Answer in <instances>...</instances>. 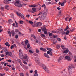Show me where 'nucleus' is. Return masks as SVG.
<instances>
[{
    "mask_svg": "<svg viewBox=\"0 0 76 76\" xmlns=\"http://www.w3.org/2000/svg\"><path fill=\"white\" fill-rule=\"evenodd\" d=\"M15 5L16 6L19 7H21L22 6V5L21 4V3L20 2V0H18L14 3Z\"/></svg>",
    "mask_w": 76,
    "mask_h": 76,
    "instance_id": "obj_1",
    "label": "nucleus"
},
{
    "mask_svg": "<svg viewBox=\"0 0 76 76\" xmlns=\"http://www.w3.org/2000/svg\"><path fill=\"white\" fill-rule=\"evenodd\" d=\"M42 51H45V52L46 51V49H45V48H43V50Z\"/></svg>",
    "mask_w": 76,
    "mask_h": 76,
    "instance_id": "obj_62",
    "label": "nucleus"
},
{
    "mask_svg": "<svg viewBox=\"0 0 76 76\" xmlns=\"http://www.w3.org/2000/svg\"><path fill=\"white\" fill-rule=\"evenodd\" d=\"M12 53H9L8 54V56H12Z\"/></svg>",
    "mask_w": 76,
    "mask_h": 76,
    "instance_id": "obj_52",
    "label": "nucleus"
},
{
    "mask_svg": "<svg viewBox=\"0 0 76 76\" xmlns=\"http://www.w3.org/2000/svg\"><path fill=\"white\" fill-rule=\"evenodd\" d=\"M44 33L45 34H48V33L47 32V31H45L44 32Z\"/></svg>",
    "mask_w": 76,
    "mask_h": 76,
    "instance_id": "obj_58",
    "label": "nucleus"
},
{
    "mask_svg": "<svg viewBox=\"0 0 76 76\" xmlns=\"http://www.w3.org/2000/svg\"><path fill=\"white\" fill-rule=\"evenodd\" d=\"M42 30L43 31H48V29H46V28H43L42 29Z\"/></svg>",
    "mask_w": 76,
    "mask_h": 76,
    "instance_id": "obj_24",
    "label": "nucleus"
},
{
    "mask_svg": "<svg viewBox=\"0 0 76 76\" xmlns=\"http://www.w3.org/2000/svg\"><path fill=\"white\" fill-rule=\"evenodd\" d=\"M42 37H43V38H44L45 37V35L44 34H41Z\"/></svg>",
    "mask_w": 76,
    "mask_h": 76,
    "instance_id": "obj_33",
    "label": "nucleus"
},
{
    "mask_svg": "<svg viewBox=\"0 0 76 76\" xmlns=\"http://www.w3.org/2000/svg\"><path fill=\"white\" fill-rule=\"evenodd\" d=\"M26 76H29V73H28V72H26Z\"/></svg>",
    "mask_w": 76,
    "mask_h": 76,
    "instance_id": "obj_45",
    "label": "nucleus"
},
{
    "mask_svg": "<svg viewBox=\"0 0 76 76\" xmlns=\"http://www.w3.org/2000/svg\"><path fill=\"white\" fill-rule=\"evenodd\" d=\"M24 60H26L25 61L27 62H29V58L27 55L24 56V57H23V58Z\"/></svg>",
    "mask_w": 76,
    "mask_h": 76,
    "instance_id": "obj_2",
    "label": "nucleus"
},
{
    "mask_svg": "<svg viewBox=\"0 0 76 76\" xmlns=\"http://www.w3.org/2000/svg\"><path fill=\"white\" fill-rule=\"evenodd\" d=\"M23 62L24 63V64H27V62H26V61H23Z\"/></svg>",
    "mask_w": 76,
    "mask_h": 76,
    "instance_id": "obj_42",
    "label": "nucleus"
},
{
    "mask_svg": "<svg viewBox=\"0 0 76 76\" xmlns=\"http://www.w3.org/2000/svg\"><path fill=\"white\" fill-rule=\"evenodd\" d=\"M26 16L27 18H29V16H30V15H26Z\"/></svg>",
    "mask_w": 76,
    "mask_h": 76,
    "instance_id": "obj_63",
    "label": "nucleus"
},
{
    "mask_svg": "<svg viewBox=\"0 0 76 76\" xmlns=\"http://www.w3.org/2000/svg\"><path fill=\"white\" fill-rule=\"evenodd\" d=\"M34 76H38V74H35L34 75Z\"/></svg>",
    "mask_w": 76,
    "mask_h": 76,
    "instance_id": "obj_64",
    "label": "nucleus"
},
{
    "mask_svg": "<svg viewBox=\"0 0 76 76\" xmlns=\"http://www.w3.org/2000/svg\"><path fill=\"white\" fill-rule=\"evenodd\" d=\"M36 53H39V50L38 49H36Z\"/></svg>",
    "mask_w": 76,
    "mask_h": 76,
    "instance_id": "obj_20",
    "label": "nucleus"
},
{
    "mask_svg": "<svg viewBox=\"0 0 76 76\" xmlns=\"http://www.w3.org/2000/svg\"><path fill=\"white\" fill-rule=\"evenodd\" d=\"M61 47H62V48H63V49H64L63 50H65V49H64V45H61Z\"/></svg>",
    "mask_w": 76,
    "mask_h": 76,
    "instance_id": "obj_35",
    "label": "nucleus"
},
{
    "mask_svg": "<svg viewBox=\"0 0 76 76\" xmlns=\"http://www.w3.org/2000/svg\"><path fill=\"white\" fill-rule=\"evenodd\" d=\"M50 51L49 50L48 51H47V54H50Z\"/></svg>",
    "mask_w": 76,
    "mask_h": 76,
    "instance_id": "obj_56",
    "label": "nucleus"
},
{
    "mask_svg": "<svg viewBox=\"0 0 76 76\" xmlns=\"http://www.w3.org/2000/svg\"><path fill=\"white\" fill-rule=\"evenodd\" d=\"M20 76H24V75H23V74L22 73H20Z\"/></svg>",
    "mask_w": 76,
    "mask_h": 76,
    "instance_id": "obj_53",
    "label": "nucleus"
},
{
    "mask_svg": "<svg viewBox=\"0 0 76 76\" xmlns=\"http://www.w3.org/2000/svg\"><path fill=\"white\" fill-rule=\"evenodd\" d=\"M57 43V40L56 39H54L53 41V44H56Z\"/></svg>",
    "mask_w": 76,
    "mask_h": 76,
    "instance_id": "obj_18",
    "label": "nucleus"
},
{
    "mask_svg": "<svg viewBox=\"0 0 76 76\" xmlns=\"http://www.w3.org/2000/svg\"><path fill=\"white\" fill-rule=\"evenodd\" d=\"M65 59H66L67 60H68V61H71V59L69 58V56H65Z\"/></svg>",
    "mask_w": 76,
    "mask_h": 76,
    "instance_id": "obj_11",
    "label": "nucleus"
},
{
    "mask_svg": "<svg viewBox=\"0 0 76 76\" xmlns=\"http://www.w3.org/2000/svg\"><path fill=\"white\" fill-rule=\"evenodd\" d=\"M20 24H22L23 23V22L22 21H20Z\"/></svg>",
    "mask_w": 76,
    "mask_h": 76,
    "instance_id": "obj_49",
    "label": "nucleus"
},
{
    "mask_svg": "<svg viewBox=\"0 0 76 76\" xmlns=\"http://www.w3.org/2000/svg\"><path fill=\"white\" fill-rule=\"evenodd\" d=\"M4 3H5V4H7L9 3V1H8L7 0H4Z\"/></svg>",
    "mask_w": 76,
    "mask_h": 76,
    "instance_id": "obj_17",
    "label": "nucleus"
},
{
    "mask_svg": "<svg viewBox=\"0 0 76 76\" xmlns=\"http://www.w3.org/2000/svg\"><path fill=\"white\" fill-rule=\"evenodd\" d=\"M69 33V30H68L67 31L65 32V34H66V35H69L68 34Z\"/></svg>",
    "mask_w": 76,
    "mask_h": 76,
    "instance_id": "obj_25",
    "label": "nucleus"
},
{
    "mask_svg": "<svg viewBox=\"0 0 76 76\" xmlns=\"http://www.w3.org/2000/svg\"><path fill=\"white\" fill-rule=\"evenodd\" d=\"M29 51L30 54H32V53H33V52H32V51L31 50H29Z\"/></svg>",
    "mask_w": 76,
    "mask_h": 76,
    "instance_id": "obj_39",
    "label": "nucleus"
},
{
    "mask_svg": "<svg viewBox=\"0 0 76 76\" xmlns=\"http://www.w3.org/2000/svg\"><path fill=\"white\" fill-rule=\"evenodd\" d=\"M32 10L33 11V12H35L36 10V9L35 8H32Z\"/></svg>",
    "mask_w": 76,
    "mask_h": 76,
    "instance_id": "obj_30",
    "label": "nucleus"
},
{
    "mask_svg": "<svg viewBox=\"0 0 76 76\" xmlns=\"http://www.w3.org/2000/svg\"><path fill=\"white\" fill-rule=\"evenodd\" d=\"M7 61H8V62H9V63H10V62L12 61L11 60V59H9V60H8Z\"/></svg>",
    "mask_w": 76,
    "mask_h": 76,
    "instance_id": "obj_54",
    "label": "nucleus"
},
{
    "mask_svg": "<svg viewBox=\"0 0 76 76\" xmlns=\"http://www.w3.org/2000/svg\"><path fill=\"white\" fill-rule=\"evenodd\" d=\"M16 13L17 14V15L18 16H20L22 18H23V19H24L25 18V17H24V16L21 13H19L18 12H17Z\"/></svg>",
    "mask_w": 76,
    "mask_h": 76,
    "instance_id": "obj_5",
    "label": "nucleus"
},
{
    "mask_svg": "<svg viewBox=\"0 0 76 76\" xmlns=\"http://www.w3.org/2000/svg\"><path fill=\"white\" fill-rule=\"evenodd\" d=\"M34 72H35V74H37V73H38V71H37V70H35L34 71Z\"/></svg>",
    "mask_w": 76,
    "mask_h": 76,
    "instance_id": "obj_61",
    "label": "nucleus"
},
{
    "mask_svg": "<svg viewBox=\"0 0 76 76\" xmlns=\"http://www.w3.org/2000/svg\"><path fill=\"white\" fill-rule=\"evenodd\" d=\"M17 60L18 62L20 63V66H23V64H22V61H21L19 59H17Z\"/></svg>",
    "mask_w": 76,
    "mask_h": 76,
    "instance_id": "obj_10",
    "label": "nucleus"
},
{
    "mask_svg": "<svg viewBox=\"0 0 76 76\" xmlns=\"http://www.w3.org/2000/svg\"><path fill=\"white\" fill-rule=\"evenodd\" d=\"M73 68V66L72 65H70L68 67V69L69 71V73H72V69Z\"/></svg>",
    "mask_w": 76,
    "mask_h": 76,
    "instance_id": "obj_4",
    "label": "nucleus"
},
{
    "mask_svg": "<svg viewBox=\"0 0 76 76\" xmlns=\"http://www.w3.org/2000/svg\"><path fill=\"white\" fill-rule=\"evenodd\" d=\"M44 56L45 57H47V58H50V57H49V56H48V55L46 53H45L44 54Z\"/></svg>",
    "mask_w": 76,
    "mask_h": 76,
    "instance_id": "obj_14",
    "label": "nucleus"
},
{
    "mask_svg": "<svg viewBox=\"0 0 76 76\" xmlns=\"http://www.w3.org/2000/svg\"><path fill=\"white\" fill-rule=\"evenodd\" d=\"M11 34L13 37H14L15 36V31H14L12 30L11 31Z\"/></svg>",
    "mask_w": 76,
    "mask_h": 76,
    "instance_id": "obj_16",
    "label": "nucleus"
},
{
    "mask_svg": "<svg viewBox=\"0 0 76 76\" xmlns=\"http://www.w3.org/2000/svg\"><path fill=\"white\" fill-rule=\"evenodd\" d=\"M43 69H44V70H45V71H46V72L47 73H49V70L48 69H47V68L46 67H44Z\"/></svg>",
    "mask_w": 76,
    "mask_h": 76,
    "instance_id": "obj_13",
    "label": "nucleus"
},
{
    "mask_svg": "<svg viewBox=\"0 0 76 76\" xmlns=\"http://www.w3.org/2000/svg\"><path fill=\"white\" fill-rule=\"evenodd\" d=\"M42 12H40L38 15H37V16H38L39 15H42Z\"/></svg>",
    "mask_w": 76,
    "mask_h": 76,
    "instance_id": "obj_36",
    "label": "nucleus"
},
{
    "mask_svg": "<svg viewBox=\"0 0 76 76\" xmlns=\"http://www.w3.org/2000/svg\"><path fill=\"white\" fill-rule=\"evenodd\" d=\"M9 6L8 5H6L5 7V8L6 9H7V10H9V9L7 8H9Z\"/></svg>",
    "mask_w": 76,
    "mask_h": 76,
    "instance_id": "obj_19",
    "label": "nucleus"
},
{
    "mask_svg": "<svg viewBox=\"0 0 76 76\" xmlns=\"http://www.w3.org/2000/svg\"><path fill=\"white\" fill-rule=\"evenodd\" d=\"M49 35L50 37H51V36H52V35H53V34H52V33H50L49 34Z\"/></svg>",
    "mask_w": 76,
    "mask_h": 76,
    "instance_id": "obj_47",
    "label": "nucleus"
},
{
    "mask_svg": "<svg viewBox=\"0 0 76 76\" xmlns=\"http://www.w3.org/2000/svg\"><path fill=\"white\" fill-rule=\"evenodd\" d=\"M15 38H16V39H18V35H16L15 36Z\"/></svg>",
    "mask_w": 76,
    "mask_h": 76,
    "instance_id": "obj_46",
    "label": "nucleus"
},
{
    "mask_svg": "<svg viewBox=\"0 0 76 76\" xmlns=\"http://www.w3.org/2000/svg\"><path fill=\"white\" fill-rule=\"evenodd\" d=\"M4 70L6 71H8V70H9V69L8 68L6 67L4 68Z\"/></svg>",
    "mask_w": 76,
    "mask_h": 76,
    "instance_id": "obj_29",
    "label": "nucleus"
},
{
    "mask_svg": "<svg viewBox=\"0 0 76 76\" xmlns=\"http://www.w3.org/2000/svg\"><path fill=\"white\" fill-rule=\"evenodd\" d=\"M56 48H57V49H58L60 48V45H57L56 46Z\"/></svg>",
    "mask_w": 76,
    "mask_h": 76,
    "instance_id": "obj_41",
    "label": "nucleus"
},
{
    "mask_svg": "<svg viewBox=\"0 0 76 76\" xmlns=\"http://www.w3.org/2000/svg\"><path fill=\"white\" fill-rule=\"evenodd\" d=\"M3 50L4 51V52L6 53L7 52V50L6 48H3Z\"/></svg>",
    "mask_w": 76,
    "mask_h": 76,
    "instance_id": "obj_26",
    "label": "nucleus"
},
{
    "mask_svg": "<svg viewBox=\"0 0 76 76\" xmlns=\"http://www.w3.org/2000/svg\"><path fill=\"white\" fill-rule=\"evenodd\" d=\"M8 21H9V23H12V22H13V21H12V20L11 19L9 20Z\"/></svg>",
    "mask_w": 76,
    "mask_h": 76,
    "instance_id": "obj_31",
    "label": "nucleus"
},
{
    "mask_svg": "<svg viewBox=\"0 0 76 76\" xmlns=\"http://www.w3.org/2000/svg\"><path fill=\"white\" fill-rule=\"evenodd\" d=\"M19 31V30L18 29H15V32H18Z\"/></svg>",
    "mask_w": 76,
    "mask_h": 76,
    "instance_id": "obj_59",
    "label": "nucleus"
},
{
    "mask_svg": "<svg viewBox=\"0 0 76 76\" xmlns=\"http://www.w3.org/2000/svg\"><path fill=\"white\" fill-rule=\"evenodd\" d=\"M28 42H29V41H28V40H26V41L25 42V44H27L28 43Z\"/></svg>",
    "mask_w": 76,
    "mask_h": 76,
    "instance_id": "obj_38",
    "label": "nucleus"
},
{
    "mask_svg": "<svg viewBox=\"0 0 76 76\" xmlns=\"http://www.w3.org/2000/svg\"><path fill=\"white\" fill-rule=\"evenodd\" d=\"M25 67V68L26 69H28V67L27 66H25V65L23 66V67Z\"/></svg>",
    "mask_w": 76,
    "mask_h": 76,
    "instance_id": "obj_28",
    "label": "nucleus"
},
{
    "mask_svg": "<svg viewBox=\"0 0 76 76\" xmlns=\"http://www.w3.org/2000/svg\"><path fill=\"white\" fill-rule=\"evenodd\" d=\"M5 45H6V46H8L9 44V42H7L5 44Z\"/></svg>",
    "mask_w": 76,
    "mask_h": 76,
    "instance_id": "obj_48",
    "label": "nucleus"
},
{
    "mask_svg": "<svg viewBox=\"0 0 76 76\" xmlns=\"http://www.w3.org/2000/svg\"><path fill=\"white\" fill-rule=\"evenodd\" d=\"M8 33L9 34L10 37L12 36V34H11V32H10V31H8Z\"/></svg>",
    "mask_w": 76,
    "mask_h": 76,
    "instance_id": "obj_27",
    "label": "nucleus"
},
{
    "mask_svg": "<svg viewBox=\"0 0 76 76\" xmlns=\"http://www.w3.org/2000/svg\"><path fill=\"white\" fill-rule=\"evenodd\" d=\"M23 53L22 52H20L19 53V57L20 58L22 59L23 58Z\"/></svg>",
    "mask_w": 76,
    "mask_h": 76,
    "instance_id": "obj_9",
    "label": "nucleus"
},
{
    "mask_svg": "<svg viewBox=\"0 0 76 76\" xmlns=\"http://www.w3.org/2000/svg\"><path fill=\"white\" fill-rule=\"evenodd\" d=\"M69 28V27L68 26H67L66 28L64 29V31H67V30Z\"/></svg>",
    "mask_w": 76,
    "mask_h": 76,
    "instance_id": "obj_23",
    "label": "nucleus"
},
{
    "mask_svg": "<svg viewBox=\"0 0 76 76\" xmlns=\"http://www.w3.org/2000/svg\"><path fill=\"white\" fill-rule=\"evenodd\" d=\"M72 17L70 18L69 19V22H70V20H72Z\"/></svg>",
    "mask_w": 76,
    "mask_h": 76,
    "instance_id": "obj_51",
    "label": "nucleus"
},
{
    "mask_svg": "<svg viewBox=\"0 0 76 76\" xmlns=\"http://www.w3.org/2000/svg\"><path fill=\"white\" fill-rule=\"evenodd\" d=\"M64 49H65L64 50H65L64 52V53H65V54H67L69 51V49H68L67 48H65Z\"/></svg>",
    "mask_w": 76,
    "mask_h": 76,
    "instance_id": "obj_8",
    "label": "nucleus"
},
{
    "mask_svg": "<svg viewBox=\"0 0 76 76\" xmlns=\"http://www.w3.org/2000/svg\"><path fill=\"white\" fill-rule=\"evenodd\" d=\"M30 47H31V46H30V45H28L27 46V48H29Z\"/></svg>",
    "mask_w": 76,
    "mask_h": 76,
    "instance_id": "obj_43",
    "label": "nucleus"
},
{
    "mask_svg": "<svg viewBox=\"0 0 76 76\" xmlns=\"http://www.w3.org/2000/svg\"><path fill=\"white\" fill-rule=\"evenodd\" d=\"M41 67H42L43 68V69H44V67H46V66H45V65H44V64H42V66Z\"/></svg>",
    "mask_w": 76,
    "mask_h": 76,
    "instance_id": "obj_40",
    "label": "nucleus"
},
{
    "mask_svg": "<svg viewBox=\"0 0 76 76\" xmlns=\"http://www.w3.org/2000/svg\"><path fill=\"white\" fill-rule=\"evenodd\" d=\"M68 19H69V17H66L65 18V20L67 22V20H68Z\"/></svg>",
    "mask_w": 76,
    "mask_h": 76,
    "instance_id": "obj_34",
    "label": "nucleus"
},
{
    "mask_svg": "<svg viewBox=\"0 0 76 76\" xmlns=\"http://www.w3.org/2000/svg\"><path fill=\"white\" fill-rule=\"evenodd\" d=\"M69 54L70 58H73V55H72V54L71 53V52H69Z\"/></svg>",
    "mask_w": 76,
    "mask_h": 76,
    "instance_id": "obj_15",
    "label": "nucleus"
},
{
    "mask_svg": "<svg viewBox=\"0 0 76 76\" xmlns=\"http://www.w3.org/2000/svg\"><path fill=\"white\" fill-rule=\"evenodd\" d=\"M46 16H47V15L45 13H44L42 15L41 17L40 18V19L42 20H44V19L45 18Z\"/></svg>",
    "mask_w": 76,
    "mask_h": 76,
    "instance_id": "obj_3",
    "label": "nucleus"
},
{
    "mask_svg": "<svg viewBox=\"0 0 76 76\" xmlns=\"http://www.w3.org/2000/svg\"><path fill=\"white\" fill-rule=\"evenodd\" d=\"M15 46H16V45H15V44H14V45H12V46L11 47V49H13V48H14V47H15Z\"/></svg>",
    "mask_w": 76,
    "mask_h": 76,
    "instance_id": "obj_21",
    "label": "nucleus"
},
{
    "mask_svg": "<svg viewBox=\"0 0 76 76\" xmlns=\"http://www.w3.org/2000/svg\"><path fill=\"white\" fill-rule=\"evenodd\" d=\"M33 72H34V71H33V70H30L29 72L30 73H33Z\"/></svg>",
    "mask_w": 76,
    "mask_h": 76,
    "instance_id": "obj_60",
    "label": "nucleus"
},
{
    "mask_svg": "<svg viewBox=\"0 0 76 76\" xmlns=\"http://www.w3.org/2000/svg\"><path fill=\"white\" fill-rule=\"evenodd\" d=\"M9 54V52H6L5 54L6 56H7V55H8V54Z\"/></svg>",
    "mask_w": 76,
    "mask_h": 76,
    "instance_id": "obj_55",
    "label": "nucleus"
},
{
    "mask_svg": "<svg viewBox=\"0 0 76 76\" xmlns=\"http://www.w3.org/2000/svg\"><path fill=\"white\" fill-rule=\"evenodd\" d=\"M42 24V23H40V22H38L36 24V27L41 26Z\"/></svg>",
    "mask_w": 76,
    "mask_h": 76,
    "instance_id": "obj_6",
    "label": "nucleus"
},
{
    "mask_svg": "<svg viewBox=\"0 0 76 76\" xmlns=\"http://www.w3.org/2000/svg\"><path fill=\"white\" fill-rule=\"evenodd\" d=\"M47 49L48 50V51H50V53L49 54L50 56H53V54H52L53 52H52V51L53 50L51 49L48 48H47Z\"/></svg>",
    "mask_w": 76,
    "mask_h": 76,
    "instance_id": "obj_7",
    "label": "nucleus"
},
{
    "mask_svg": "<svg viewBox=\"0 0 76 76\" xmlns=\"http://www.w3.org/2000/svg\"><path fill=\"white\" fill-rule=\"evenodd\" d=\"M35 59V61L36 62L37 64H38V63H40V61H39V58H36Z\"/></svg>",
    "mask_w": 76,
    "mask_h": 76,
    "instance_id": "obj_12",
    "label": "nucleus"
},
{
    "mask_svg": "<svg viewBox=\"0 0 76 76\" xmlns=\"http://www.w3.org/2000/svg\"><path fill=\"white\" fill-rule=\"evenodd\" d=\"M39 65L40 66H41V67H42V64H41V63H40L37 64Z\"/></svg>",
    "mask_w": 76,
    "mask_h": 76,
    "instance_id": "obj_44",
    "label": "nucleus"
},
{
    "mask_svg": "<svg viewBox=\"0 0 76 76\" xmlns=\"http://www.w3.org/2000/svg\"><path fill=\"white\" fill-rule=\"evenodd\" d=\"M34 23H33L32 22V21H29V23H30V24H31V25H32V24H33Z\"/></svg>",
    "mask_w": 76,
    "mask_h": 76,
    "instance_id": "obj_37",
    "label": "nucleus"
},
{
    "mask_svg": "<svg viewBox=\"0 0 76 76\" xmlns=\"http://www.w3.org/2000/svg\"><path fill=\"white\" fill-rule=\"evenodd\" d=\"M32 6V7H36V5H31Z\"/></svg>",
    "mask_w": 76,
    "mask_h": 76,
    "instance_id": "obj_57",
    "label": "nucleus"
},
{
    "mask_svg": "<svg viewBox=\"0 0 76 76\" xmlns=\"http://www.w3.org/2000/svg\"><path fill=\"white\" fill-rule=\"evenodd\" d=\"M31 37H33L34 39H36L37 38V37L35 36V35H34L31 34Z\"/></svg>",
    "mask_w": 76,
    "mask_h": 76,
    "instance_id": "obj_22",
    "label": "nucleus"
},
{
    "mask_svg": "<svg viewBox=\"0 0 76 76\" xmlns=\"http://www.w3.org/2000/svg\"><path fill=\"white\" fill-rule=\"evenodd\" d=\"M64 5V2H63L62 4H61V6H63Z\"/></svg>",
    "mask_w": 76,
    "mask_h": 76,
    "instance_id": "obj_50",
    "label": "nucleus"
},
{
    "mask_svg": "<svg viewBox=\"0 0 76 76\" xmlns=\"http://www.w3.org/2000/svg\"><path fill=\"white\" fill-rule=\"evenodd\" d=\"M63 58H64V57H62V56H61L60 57H59V60H62V59H63Z\"/></svg>",
    "mask_w": 76,
    "mask_h": 76,
    "instance_id": "obj_32",
    "label": "nucleus"
}]
</instances>
